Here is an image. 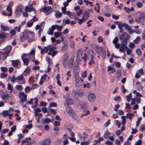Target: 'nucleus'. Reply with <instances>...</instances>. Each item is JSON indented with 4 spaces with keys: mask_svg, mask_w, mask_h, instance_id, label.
I'll use <instances>...</instances> for the list:
<instances>
[{
    "mask_svg": "<svg viewBox=\"0 0 145 145\" xmlns=\"http://www.w3.org/2000/svg\"><path fill=\"white\" fill-rule=\"evenodd\" d=\"M51 140L49 139H46L41 144L42 145H50V144Z\"/></svg>",
    "mask_w": 145,
    "mask_h": 145,
    "instance_id": "f8f14e48",
    "label": "nucleus"
},
{
    "mask_svg": "<svg viewBox=\"0 0 145 145\" xmlns=\"http://www.w3.org/2000/svg\"><path fill=\"white\" fill-rule=\"evenodd\" d=\"M119 41V39L117 37H115L112 41V43L114 44H116Z\"/></svg>",
    "mask_w": 145,
    "mask_h": 145,
    "instance_id": "4c0bfd02",
    "label": "nucleus"
},
{
    "mask_svg": "<svg viewBox=\"0 0 145 145\" xmlns=\"http://www.w3.org/2000/svg\"><path fill=\"white\" fill-rule=\"evenodd\" d=\"M11 62H12V65L14 67H16L17 66L19 62L18 60H11Z\"/></svg>",
    "mask_w": 145,
    "mask_h": 145,
    "instance_id": "2eb2a0df",
    "label": "nucleus"
},
{
    "mask_svg": "<svg viewBox=\"0 0 145 145\" xmlns=\"http://www.w3.org/2000/svg\"><path fill=\"white\" fill-rule=\"evenodd\" d=\"M140 38L139 37H137L135 39L133 40V42L135 44H138L139 42Z\"/></svg>",
    "mask_w": 145,
    "mask_h": 145,
    "instance_id": "c756f323",
    "label": "nucleus"
},
{
    "mask_svg": "<svg viewBox=\"0 0 145 145\" xmlns=\"http://www.w3.org/2000/svg\"><path fill=\"white\" fill-rule=\"evenodd\" d=\"M88 100L91 102H93L96 98L95 95L93 93L89 94L88 96Z\"/></svg>",
    "mask_w": 145,
    "mask_h": 145,
    "instance_id": "423d86ee",
    "label": "nucleus"
},
{
    "mask_svg": "<svg viewBox=\"0 0 145 145\" xmlns=\"http://www.w3.org/2000/svg\"><path fill=\"white\" fill-rule=\"evenodd\" d=\"M25 11L26 12H30L32 11V9L29 7L27 6L25 7Z\"/></svg>",
    "mask_w": 145,
    "mask_h": 145,
    "instance_id": "c9c22d12",
    "label": "nucleus"
},
{
    "mask_svg": "<svg viewBox=\"0 0 145 145\" xmlns=\"http://www.w3.org/2000/svg\"><path fill=\"white\" fill-rule=\"evenodd\" d=\"M3 114L4 116H7L8 114L9 113L7 111L5 110L3 112Z\"/></svg>",
    "mask_w": 145,
    "mask_h": 145,
    "instance_id": "338daca9",
    "label": "nucleus"
},
{
    "mask_svg": "<svg viewBox=\"0 0 145 145\" xmlns=\"http://www.w3.org/2000/svg\"><path fill=\"white\" fill-rule=\"evenodd\" d=\"M61 10L63 12V14H66V8L65 7H63L61 9Z\"/></svg>",
    "mask_w": 145,
    "mask_h": 145,
    "instance_id": "a18cd8bd",
    "label": "nucleus"
},
{
    "mask_svg": "<svg viewBox=\"0 0 145 145\" xmlns=\"http://www.w3.org/2000/svg\"><path fill=\"white\" fill-rule=\"evenodd\" d=\"M30 71V68L29 66H28L27 67L26 69H25V70L24 71V73L27 72L29 73Z\"/></svg>",
    "mask_w": 145,
    "mask_h": 145,
    "instance_id": "a19ab883",
    "label": "nucleus"
},
{
    "mask_svg": "<svg viewBox=\"0 0 145 145\" xmlns=\"http://www.w3.org/2000/svg\"><path fill=\"white\" fill-rule=\"evenodd\" d=\"M142 120V118L141 117H139L137 119V121H136V125L137 126H138L140 123V121Z\"/></svg>",
    "mask_w": 145,
    "mask_h": 145,
    "instance_id": "7c9ffc66",
    "label": "nucleus"
},
{
    "mask_svg": "<svg viewBox=\"0 0 145 145\" xmlns=\"http://www.w3.org/2000/svg\"><path fill=\"white\" fill-rule=\"evenodd\" d=\"M1 78H3L5 77H6L7 76V74H5L3 73H2L1 74Z\"/></svg>",
    "mask_w": 145,
    "mask_h": 145,
    "instance_id": "e2e57ef3",
    "label": "nucleus"
},
{
    "mask_svg": "<svg viewBox=\"0 0 145 145\" xmlns=\"http://www.w3.org/2000/svg\"><path fill=\"white\" fill-rule=\"evenodd\" d=\"M54 125L56 126H58L60 125V123L59 121H56L54 122Z\"/></svg>",
    "mask_w": 145,
    "mask_h": 145,
    "instance_id": "603ef678",
    "label": "nucleus"
},
{
    "mask_svg": "<svg viewBox=\"0 0 145 145\" xmlns=\"http://www.w3.org/2000/svg\"><path fill=\"white\" fill-rule=\"evenodd\" d=\"M130 38V36L126 32L123 33L119 37V39L122 41L121 43L128 42V39Z\"/></svg>",
    "mask_w": 145,
    "mask_h": 145,
    "instance_id": "f257e3e1",
    "label": "nucleus"
},
{
    "mask_svg": "<svg viewBox=\"0 0 145 145\" xmlns=\"http://www.w3.org/2000/svg\"><path fill=\"white\" fill-rule=\"evenodd\" d=\"M1 71L4 72H6L8 69L6 67H1Z\"/></svg>",
    "mask_w": 145,
    "mask_h": 145,
    "instance_id": "58836bf2",
    "label": "nucleus"
},
{
    "mask_svg": "<svg viewBox=\"0 0 145 145\" xmlns=\"http://www.w3.org/2000/svg\"><path fill=\"white\" fill-rule=\"evenodd\" d=\"M48 34L51 35H53L54 34L53 30H52L51 28H49V31L48 32Z\"/></svg>",
    "mask_w": 145,
    "mask_h": 145,
    "instance_id": "79ce46f5",
    "label": "nucleus"
},
{
    "mask_svg": "<svg viewBox=\"0 0 145 145\" xmlns=\"http://www.w3.org/2000/svg\"><path fill=\"white\" fill-rule=\"evenodd\" d=\"M97 39L99 42H101L103 41V38L100 36Z\"/></svg>",
    "mask_w": 145,
    "mask_h": 145,
    "instance_id": "69168bd1",
    "label": "nucleus"
},
{
    "mask_svg": "<svg viewBox=\"0 0 145 145\" xmlns=\"http://www.w3.org/2000/svg\"><path fill=\"white\" fill-rule=\"evenodd\" d=\"M16 88L20 90V91H22L23 89V87L22 85H17L16 86Z\"/></svg>",
    "mask_w": 145,
    "mask_h": 145,
    "instance_id": "f704fd0d",
    "label": "nucleus"
},
{
    "mask_svg": "<svg viewBox=\"0 0 145 145\" xmlns=\"http://www.w3.org/2000/svg\"><path fill=\"white\" fill-rule=\"evenodd\" d=\"M57 105V104L56 103H51L50 105V107H56Z\"/></svg>",
    "mask_w": 145,
    "mask_h": 145,
    "instance_id": "864d4df0",
    "label": "nucleus"
},
{
    "mask_svg": "<svg viewBox=\"0 0 145 145\" xmlns=\"http://www.w3.org/2000/svg\"><path fill=\"white\" fill-rule=\"evenodd\" d=\"M22 96L23 97L22 98L21 101H20L22 104L24 101L27 100V95L25 94L23 92H20L19 94V97L20 98H21Z\"/></svg>",
    "mask_w": 145,
    "mask_h": 145,
    "instance_id": "20e7f679",
    "label": "nucleus"
},
{
    "mask_svg": "<svg viewBox=\"0 0 145 145\" xmlns=\"http://www.w3.org/2000/svg\"><path fill=\"white\" fill-rule=\"evenodd\" d=\"M89 14L90 13L89 12V11H86L84 12L83 15H84V16H86L87 17V19L89 18Z\"/></svg>",
    "mask_w": 145,
    "mask_h": 145,
    "instance_id": "ea45409f",
    "label": "nucleus"
},
{
    "mask_svg": "<svg viewBox=\"0 0 145 145\" xmlns=\"http://www.w3.org/2000/svg\"><path fill=\"white\" fill-rule=\"evenodd\" d=\"M10 2L9 5L7 6V11L8 12H12V9L11 8V6L10 5Z\"/></svg>",
    "mask_w": 145,
    "mask_h": 145,
    "instance_id": "5701e85b",
    "label": "nucleus"
},
{
    "mask_svg": "<svg viewBox=\"0 0 145 145\" xmlns=\"http://www.w3.org/2000/svg\"><path fill=\"white\" fill-rule=\"evenodd\" d=\"M110 120H108L105 123L104 126L105 127H107L108 125L110 124Z\"/></svg>",
    "mask_w": 145,
    "mask_h": 145,
    "instance_id": "5fc2aeb1",
    "label": "nucleus"
},
{
    "mask_svg": "<svg viewBox=\"0 0 145 145\" xmlns=\"http://www.w3.org/2000/svg\"><path fill=\"white\" fill-rule=\"evenodd\" d=\"M90 52H91L92 53L91 54V61H92V63H94V61L93 60V58L94 57V51L93 50L91 49L90 50Z\"/></svg>",
    "mask_w": 145,
    "mask_h": 145,
    "instance_id": "a211bd4d",
    "label": "nucleus"
},
{
    "mask_svg": "<svg viewBox=\"0 0 145 145\" xmlns=\"http://www.w3.org/2000/svg\"><path fill=\"white\" fill-rule=\"evenodd\" d=\"M121 118L122 120L121 121L123 125H125L126 122V116H121Z\"/></svg>",
    "mask_w": 145,
    "mask_h": 145,
    "instance_id": "aec40b11",
    "label": "nucleus"
},
{
    "mask_svg": "<svg viewBox=\"0 0 145 145\" xmlns=\"http://www.w3.org/2000/svg\"><path fill=\"white\" fill-rule=\"evenodd\" d=\"M7 38V36L5 33L3 32L0 34V39L6 40Z\"/></svg>",
    "mask_w": 145,
    "mask_h": 145,
    "instance_id": "ddd939ff",
    "label": "nucleus"
},
{
    "mask_svg": "<svg viewBox=\"0 0 145 145\" xmlns=\"http://www.w3.org/2000/svg\"><path fill=\"white\" fill-rule=\"evenodd\" d=\"M68 62V58L67 57L65 58H63L62 63L65 67L66 66H67Z\"/></svg>",
    "mask_w": 145,
    "mask_h": 145,
    "instance_id": "4468645a",
    "label": "nucleus"
},
{
    "mask_svg": "<svg viewBox=\"0 0 145 145\" xmlns=\"http://www.w3.org/2000/svg\"><path fill=\"white\" fill-rule=\"evenodd\" d=\"M121 70L120 69L118 70L116 73V78H119L121 76Z\"/></svg>",
    "mask_w": 145,
    "mask_h": 145,
    "instance_id": "f3484780",
    "label": "nucleus"
},
{
    "mask_svg": "<svg viewBox=\"0 0 145 145\" xmlns=\"http://www.w3.org/2000/svg\"><path fill=\"white\" fill-rule=\"evenodd\" d=\"M81 108L82 109H86L87 108V103H83L82 104H81Z\"/></svg>",
    "mask_w": 145,
    "mask_h": 145,
    "instance_id": "cd10ccee",
    "label": "nucleus"
},
{
    "mask_svg": "<svg viewBox=\"0 0 145 145\" xmlns=\"http://www.w3.org/2000/svg\"><path fill=\"white\" fill-rule=\"evenodd\" d=\"M62 14L58 11H57L56 12L55 16L57 18H59L61 16Z\"/></svg>",
    "mask_w": 145,
    "mask_h": 145,
    "instance_id": "b1692460",
    "label": "nucleus"
},
{
    "mask_svg": "<svg viewBox=\"0 0 145 145\" xmlns=\"http://www.w3.org/2000/svg\"><path fill=\"white\" fill-rule=\"evenodd\" d=\"M44 121L45 123H43V124H45L46 123H47L49 122H51V120L48 118H45L44 120Z\"/></svg>",
    "mask_w": 145,
    "mask_h": 145,
    "instance_id": "c85d7f7f",
    "label": "nucleus"
},
{
    "mask_svg": "<svg viewBox=\"0 0 145 145\" xmlns=\"http://www.w3.org/2000/svg\"><path fill=\"white\" fill-rule=\"evenodd\" d=\"M26 33V31H24L20 33V37L21 40L22 42L24 41L26 38V37L25 36Z\"/></svg>",
    "mask_w": 145,
    "mask_h": 145,
    "instance_id": "1a4fd4ad",
    "label": "nucleus"
},
{
    "mask_svg": "<svg viewBox=\"0 0 145 145\" xmlns=\"http://www.w3.org/2000/svg\"><path fill=\"white\" fill-rule=\"evenodd\" d=\"M95 50L98 54H100L103 51V49L101 47L97 46L95 47Z\"/></svg>",
    "mask_w": 145,
    "mask_h": 145,
    "instance_id": "9b49d317",
    "label": "nucleus"
},
{
    "mask_svg": "<svg viewBox=\"0 0 145 145\" xmlns=\"http://www.w3.org/2000/svg\"><path fill=\"white\" fill-rule=\"evenodd\" d=\"M54 36L56 38H57L60 36V33L57 32H56L54 33Z\"/></svg>",
    "mask_w": 145,
    "mask_h": 145,
    "instance_id": "0e129e2a",
    "label": "nucleus"
},
{
    "mask_svg": "<svg viewBox=\"0 0 145 145\" xmlns=\"http://www.w3.org/2000/svg\"><path fill=\"white\" fill-rule=\"evenodd\" d=\"M8 94H5L3 95H2V98L3 100L5 99L6 98L8 99Z\"/></svg>",
    "mask_w": 145,
    "mask_h": 145,
    "instance_id": "e433bc0d",
    "label": "nucleus"
},
{
    "mask_svg": "<svg viewBox=\"0 0 145 145\" xmlns=\"http://www.w3.org/2000/svg\"><path fill=\"white\" fill-rule=\"evenodd\" d=\"M12 47L11 46H8L7 47V49L8 50L7 51L1 52L2 54L3 55L4 57V59H6L10 54V51L11 50Z\"/></svg>",
    "mask_w": 145,
    "mask_h": 145,
    "instance_id": "7ed1b4c3",
    "label": "nucleus"
},
{
    "mask_svg": "<svg viewBox=\"0 0 145 145\" xmlns=\"http://www.w3.org/2000/svg\"><path fill=\"white\" fill-rule=\"evenodd\" d=\"M24 8V6L23 5H20L18 7L15 11V15H19L20 13H22L23 12L22 9Z\"/></svg>",
    "mask_w": 145,
    "mask_h": 145,
    "instance_id": "39448f33",
    "label": "nucleus"
},
{
    "mask_svg": "<svg viewBox=\"0 0 145 145\" xmlns=\"http://www.w3.org/2000/svg\"><path fill=\"white\" fill-rule=\"evenodd\" d=\"M102 53L101 54V55L102 57V58L103 59H105L106 52L105 50H104V51H103L102 52H101Z\"/></svg>",
    "mask_w": 145,
    "mask_h": 145,
    "instance_id": "72a5a7b5",
    "label": "nucleus"
},
{
    "mask_svg": "<svg viewBox=\"0 0 145 145\" xmlns=\"http://www.w3.org/2000/svg\"><path fill=\"white\" fill-rule=\"evenodd\" d=\"M80 56H82V53H78V52H77L76 54V57H77V59H79Z\"/></svg>",
    "mask_w": 145,
    "mask_h": 145,
    "instance_id": "6e6d98bb",
    "label": "nucleus"
},
{
    "mask_svg": "<svg viewBox=\"0 0 145 145\" xmlns=\"http://www.w3.org/2000/svg\"><path fill=\"white\" fill-rule=\"evenodd\" d=\"M40 66H35L33 67V70L35 71L36 70H38L40 69Z\"/></svg>",
    "mask_w": 145,
    "mask_h": 145,
    "instance_id": "13d9d810",
    "label": "nucleus"
},
{
    "mask_svg": "<svg viewBox=\"0 0 145 145\" xmlns=\"http://www.w3.org/2000/svg\"><path fill=\"white\" fill-rule=\"evenodd\" d=\"M70 100H67L66 102V106H69L70 105H72V103L71 102H70Z\"/></svg>",
    "mask_w": 145,
    "mask_h": 145,
    "instance_id": "de8ad7c7",
    "label": "nucleus"
},
{
    "mask_svg": "<svg viewBox=\"0 0 145 145\" xmlns=\"http://www.w3.org/2000/svg\"><path fill=\"white\" fill-rule=\"evenodd\" d=\"M120 105L119 104H117L115 106L114 108V110L115 111H117L119 108L120 107Z\"/></svg>",
    "mask_w": 145,
    "mask_h": 145,
    "instance_id": "4d7b16f0",
    "label": "nucleus"
},
{
    "mask_svg": "<svg viewBox=\"0 0 145 145\" xmlns=\"http://www.w3.org/2000/svg\"><path fill=\"white\" fill-rule=\"evenodd\" d=\"M16 31L14 30H11L10 31V33L11 36H14L16 34Z\"/></svg>",
    "mask_w": 145,
    "mask_h": 145,
    "instance_id": "3c124183",
    "label": "nucleus"
},
{
    "mask_svg": "<svg viewBox=\"0 0 145 145\" xmlns=\"http://www.w3.org/2000/svg\"><path fill=\"white\" fill-rule=\"evenodd\" d=\"M116 124L118 126V128H120L121 125V123L120 122H119L118 120L116 121Z\"/></svg>",
    "mask_w": 145,
    "mask_h": 145,
    "instance_id": "052dcab7",
    "label": "nucleus"
},
{
    "mask_svg": "<svg viewBox=\"0 0 145 145\" xmlns=\"http://www.w3.org/2000/svg\"><path fill=\"white\" fill-rule=\"evenodd\" d=\"M100 4L99 3H97L96 4V5H97V8L98 9L96 11V12H97V13H99L100 12V6H99Z\"/></svg>",
    "mask_w": 145,
    "mask_h": 145,
    "instance_id": "bf43d9fd",
    "label": "nucleus"
},
{
    "mask_svg": "<svg viewBox=\"0 0 145 145\" xmlns=\"http://www.w3.org/2000/svg\"><path fill=\"white\" fill-rule=\"evenodd\" d=\"M134 116V114L133 113H128L127 114L126 117L129 119H131L133 116Z\"/></svg>",
    "mask_w": 145,
    "mask_h": 145,
    "instance_id": "412c9836",
    "label": "nucleus"
},
{
    "mask_svg": "<svg viewBox=\"0 0 145 145\" xmlns=\"http://www.w3.org/2000/svg\"><path fill=\"white\" fill-rule=\"evenodd\" d=\"M9 131V129H2L1 131V133H5Z\"/></svg>",
    "mask_w": 145,
    "mask_h": 145,
    "instance_id": "8fccbe9b",
    "label": "nucleus"
},
{
    "mask_svg": "<svg viewBox=\"0 0 145 145\" xmlns=\"http://www.w3.org/2000/svg\"><path fill=\"white\" fill-rule=\"evenodd\" d=\"M1 28L3 29L4 31H5L7 30V29H8V27L7 26H5V25H3L2 24L1 25Z\"/></svg>",
    "mask_w": 145,
    "mask_h": 145,
    "instance_id": "2f4dec72",
    "label": "nucleus"
},
{
    "mask_svg": "<svg viewBox=\"0 0 145 145\" xmlns=\"http://www.w3.org/2000/svg\"><path fill=\"white\" fill-rule=\"evenodd\" d=\"M56 28L59 31H61L62 28L63 26L62 25L59 26L56 25Z\"/></svg>",
    "mask_w": 145,
    "mask_h": 145,
    "instance_id": "49530a36",
    "label": "nucleus"
},
{
    "mask_svg": "<svg viewBox=\"0 0 145 145\" xmlns=\"http://www.w3.org/2000/svg\"><path fill=\"white\" fill-rule=\"evenodd\" d=\"M21 57L22 60L25 65H28L29 63V59L27 58H24L23 57V56H22Z\"/></svg>",
    "mask_w": 145,
    "mask_h": 145,
    "instance_id": "6ab92c4d",
    "label": "nucleus"
},
{
    "mask_svg": "<svg viewBox=\"0 0 145 145\" xmlns=\"http://www.w3.org/2000/svg\"><path fill=\"white\" fill-rule=\"evenodd\" d=\"M48 46L50 47L49 49L50 51H53V50H55L56 48V47L53 46L51 45H49Z\"/></svg>",
    "mask_w": 145,
    "mask_h": 145,
    "instance_id": "473e14b6",
    "label": "nucleus"
},
{
    "mask_svg": "<svg viewBox=\"0 0 145 145\" xmlns=\"http://www.w3.org/2000/svg\"><path fill=\"white\" fill-rule=\"evenodd\" d=\"M111 134V133L109 132L108 130L106 131L104 134V136L105 138L107 139L109 137V136H110Z\"/></svg>",
    "mask_w": 145,
    "mask_h": 145,
    "instance_id": "dca6fc26",
    "label": "nucleus"
},
{
    "mask_svg": "<svg viewBox=\"0 0 145 145\" xmlns=\"http://www.w3.org/2000/svg\"><path fill=\"white\" fill-rule=\"evenodd\" d=\"M73 69L75 76L78 75L80 72V69L78 64L74 67Z\"/></svg>",
    "mask_w": 145,
    "mask_h": 145,
    "instance_id": "9d476101",
    "label": "nucleus"
},
{
    "mask_svg": "<svg viewBox=\"0 0 145 145\" xmlns=\"http://www.w3.org/2000/svg\"><path fill=\"white\" fill-rule=\"evenodd\" d=\"M117 114L120 115H122L124 114V112L122 110H119V112H117Z\"/></svg>",
    "mask_w": 145,
    "mask_h": 145,
    "instance_id": "680f3d73",
    "label": "nucleus"
},
{
    "mask_svg": "<svg viewBox=\"0 0 145 145\" xmlns=\"http://www.w3.org/2000/svg\"><path fill=\"white\" fill-rule=\"evenodd\" d=\"M44 11H46V15H47L51 13L52 8L51 7L48 6V7H45L43 8Z\"/></svg>",
    "mask_w": 145,
    "mask_h": 145,
    "instance_id": "0eeeda50",
    "label": "nucleus"
},
{
    "mask_svg": "<svg viewBox=\"0 0 145 145\" xmlns=\"http://www.w3.org/2000/svg\"><path fill=\"white\" fill-rule=\"evenodd\" d=\"M145 16V14L144 13H141L139 16V19L140 20L142 21V19H144L143 17Z\"/></svg>",
    "mask_w": 145,
    "mask_h": 145,
    "instance_id": "bb28decb",
    "label": "nucleus"
},
{
    "mask_svg": "<svg viewBox=\"0 0 145 145\" xmlns=\"http://www.w3.org/2000/svg\"><path fill=\"white\" fill-rule=\"evenodd\" d=\"M127 42H123V43H121V45L123 46V47L124 48H125L127 49V50L128 49H129L127 48V46L126 45L127 44Z\"/></svg>",
    "mask_w": 145,
    "mask_h": 145,
    "instance_id": "c03bdc74",
    "label": "nucleus"
},
{
    "mask_svg": "<svg viewBox=\"0 0 145 145\" xmlns=\"http://www.w3.org/2000/svg\"><path fill=\"white\" fill-rule=\"evenodd\" d=\"M76 94V92L75 90H73L72 91L71 95L73 97H74Z\"/></svg>",
    "mask_w": 145,
    "mask_h": 145,
    "instance_id": "09e8293b",
    "label": "nucleus"
},
{
    "mask_svg": "<svg viewBox=\"0 0 145 145\" xmlns=\"http://www.w3.org/2000/svg\"><path fill=\"white\" fill-rule=\"evenodd\" d=\"M76 76H75L76 81L75 85L76 86L79 87L82 85V82L83 81V80L80 77L78 76L77 75Z\"/></svg>",
    "mask_w": 145,
    "mask_h": 145,
    "instance_id": "f03ea898",
    "label": "nucleus"
},
{
    "mask_svg": "<svg viewBox=\"0 0 145 145\" xmlns=\"http://www.w3.org/2000/svg\"><path fill=\"white\" fill-rule=\"evenodd\" d=\"M112 71L110 72L113 73L115 72L116 69L111 67L109 66L108 67V71Z\"/></svg>",
    "mask_w": 145,
    "mask_h": 145,
    "instance_id": "4be33fe9",
    "label": "nucleus"
},
{
    "mask_svg": "<svg viewBox=\"0 0 145 145\" xmlns=\"http://www.w3.org/2000/svg\"><path fill=\"white\" fill-rule=\"evenodd\" d=\"M32 89H34V88H33L32 87H30L28 86H27L26 87L25 89V92L27 93L28 92V91L31 90Z\"/></svg>",
    "mask_w": 145,
    "mask_h": 145,
    "instance_id": "393cba45",
    "label": "nucleus"
},
{
    "mask_svg": "<svg viewBox=\"0 0 145 145\" xmlns=\"http://www.w3.org/2000/svg\"><path fill=\"white\" fill-rule=\"evenodd\" d=\"M136 53L138 56H140L142 55V52L139 48H138L137 49Z\"/></svg>",
    "mask_w": 145,
    "mask_h": 145,
    "instance_id": "a878e982",
    "label": "nucleus"
},
{
    "mask_svg": "<svg viewBox=\"0 0 145 145\" xmlns=\"http://www.w3.org/2000/svg\"><path fill=\"white\" fill-rule=\"evenodd\" d=\"M47 105V103L45 102L41 101L40 103V105L39 106L40 107V106H46Z\"/></svg>",
    "mask_w": 145,
    "mask_h": 145,
    "instance_id": "37998d69",
    "label": "nucleus"
},
{
    "mask_svg": "<svg viewBox=\"0 0 145 145\" xmlns=\"http://www.w3.org/2000/svg\"><path fill=\"white\" fill-rule=\"evenodd\" d=\"M89 143V142L87 141L82 142L81 143V145H88Z\"/></svg>",
    "mask_w": 145,
    "mask_h": 145,
    "instance_id": "774afa93",
    "label": "nucleus"
},
{
    "mask_svg": "<svg viewBox=\"0 0 145 145\" xmlns=\"http://www.w3.org/2000/svg\"><path fill=\"white\" fill-rule=\"evenodd\" d=\"M65 106L66 109L68 113L70 114L71 116H73L74 112L71 108L69 106H66V105L65 104Z\"/></svg>",
    "mask_w": 145,
    "mask_h": 145,
    "instance_id": "6e6552de",
    "label": "nucleus"
}]
</instances>
